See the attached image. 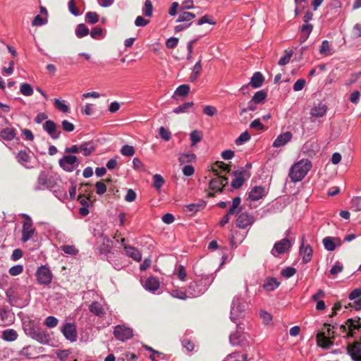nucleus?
I'll return each instance as SVG.
<instances>
[{
	"instance_id": "nucleus-1",
	"label": "nucleus",
	"mask_w": 361,
	"mask_h": 361,
	"mask_svg": "<svg viewBox=\"0 0 361 361\" xmlns=\"http://www.w3.org/2000/svg\"><path fill=\"white\" fill-rule=\"evenodd\" d=\"M213 281L214 277L212 275H207L200 281L190 283L186 289L189 298H194L202 295L208 289Z\"/></svg>"
},
{
	"instance_id": "nucleus-2",
	"label": "nucleus",
	"mask_w": 361,
	"mask_h": 361,
	"mask_svg": "<svg viewBox=\"0 0 361 361\" xmlns=\"http://www.w3.org/2000/svg\"><path fill=\"white\" fill-rule=\"evenodd\" d=\"M312 167L311 161L308 159H301L295 163L289 171L290 180L296 183L302 180Z\"/></svg>"
},
{
	"instance_id": "nucleus-3",
	"label": "nucleus",
	"mask_w": 361,
	"mask_h": 361,
	"mask_svg": "<svg viewBox=\"0 0 361 361\" xmlns=\"http://www.w3.org/2000/svg\"><path fill=\"white\" fill-rule=\"evenodd\" d=\"M25 333L33 340L41 344H48L50 341V335L48 331L37 325H28L24 329Z\"/></svg>"
},
{
	"instance_id": "nucleus-4",
	"label": "nucleus",
	"mask_w": 361,
	"mask_h": 361,
	"mask_svg": "<svg viewBox=\"0 0 361 361\" xmlns=\"http://www.w3.org/2000/svg\"><path fill=\"white\" fill-rule=\"evenodd\" d=\"M342 333L346 334L348 337H354L356 331L361 329L360 318L348 319L345 324L339 326Z\"/></svg>"
},
{
	"instance_id": "nucleus-5",
	"label": "nucleus",
	"mask_w": 361,
	"mask_h": 361,
	"mask_svg": "<svg viewBox=\"0 0 361 361\" xmlns=\"http://www.w3.org/2000/svg\"><path fill=\"white\" fill-rule=\"evenodd\" d=\"M56 185V181L52 177H48L46 171H42L37 178V185L35 187V190H42L46 188L52 189Z\"/></svg>"
},
{
	"instance_id": "nucleus-6",
	"label": "nucleus",
	"mask_w": 361,
	"mask_h": 361,
	"mask_svg": "<svg viewBox=\"0 0 361 361\" xmlns=\"http://www.w3.org/2000/svg\"><path fill=\"white\" fill-rule=\"evenodd\" d=\"M23 216L25 220L23 222L21 241L26 243L33 237L35 228L33 226L31 218L27 214H24Z\"/></svg>"
},
{
	"instance_id": "nucleus-7",
	"label": "nucleus",
	"mask_w": 361,
	"mask_h": 361,
	"mask_svg": "<svg viewBox=\"0 0 361 361\" xmlns=\"http://www.w3.org/2000/svg\"><path fill=\"white\" fill-rule=\"evenodd\" d=\"M245 311V304L243 302L240 298L235 297L233 300L231 307V321L235 322V321L242 317L244 315Z\"/></svg>"
},
{
	"instance_id": "nucleus-8",
	"label": "nucleus",
	"mask_w": 361,
	"mask_h": 361,
	"mask_svg": "<svg viewBox=\"0 0 361 361\" xmlns=\"http://www.w3.org/2000/svg\"><path fill=\"white\" fill-rule=\"evenodd\" d=\"M59 164L65 171L72 172L79 166L80 161L76 156L68 154L59 159Z\"/></svg>"
},
{
	"instance_id": "nucleus-9",
	"label": "nucleus",
	"mask_w": 361,
	"mask_h": 361,
	"mask_svg": "<svg viewBox=\"0 0 361 361\" xmlns=\"http://www.w3.org/2000/svg\"><path fill=\"white\" fill-rule=\"evenodd\" d=\"M38 283L48 286L51 283L53 275L49 268L45 265L40 266L35 274Z\"/></svg>"
},
{
	"instance_id": "nucleus-10",
	"label": "nucleus",
	"mask_w": 361,
	"mask_h": 361,
	"mask_svg": "<svg viewBox=\"0 0 361 361\" xmlns=\"http://www.w3.org/2000/svg\"><path fill=\"white\" fill-rule=\"evenodd\" d=\"M7 126L0 130V140L10 142L17 138V130L13 128L6 117H2Z\"/></svg>"
},
{
	"instance_id": "nucleus-11",
	"label": "nucleus",
	"mask_w": 361,
	"mask_h": 361,
	"mask_svg": "<svg viewBox=\"0 0 361 361\" xmlns=\"http://www.w3.org/2000/svg\"><path fill=\"white\" fill-rule=\"evenodd\" d=\"M61 331L64 337L71 342H74L77 340L78 333L75 324L70 322L64 323L61 327Z\"/></svg>"
},
{
	"instance_id": "nucleus-12",
	"label": "nucleus",
	"mask_w": 361,
	"mask_h": 361,
	"mask_svg": "<svg viewBox=\"0 0 361 361\" xmlns=\"http://www.w3.org/2000/svg\"><path fill=\"white\" fill-rule=\"evenodd\" d=\"M292 243L288 238H283L274 243V247L271 251V253L274 257L279 256V255L284 254L291 247Z\"/></svg>"
},
{
	"instance_id": "nucleus-13",
	"label": "nucleus",
	"mask_w": 361,
	"mask_h": 361,
	"mask_svg": "<svg viewBox=\"0 0 361 361\" xmlns=\"http://www.w3.org/2000/svg\"><path fill=\"white\" fill-rule=\"evenodd\" d=\"M250 172H247L246 170L238 169L233 171V176H234V178L231 182V186L234 189L240 188L244 183L245 180L250 177Z\"/></svg>"
},
{
	"instance_id": "nucleus-14",
	"label": "nucleus",
	"mask_w": 361,
	"mask_h": 361,
	"mask_svg": "<svg viewBox=\"0 0 361 361\" xmlns=\"http://www.w3.org/2000/svg\"><path fill=\"white\" fill-rule=\"evenodd\" d=\"M114 335L119 341H125L133 336L132 329L124 326L118 325L114 328Z\"/></svg>"
},
{
	"instance_id": "nucleus-15",
	"label": "nucleus",
	"mask_w": 361,
	"mask_h": 361,
	"mask_svg": "<svg viewBox=\"0 0 361 361\" xmlns=\"http://www.w3.org/2000/svg\"><path fill=\"white\" fill-rule=\"evenodd\" d=\"M348 353L353 361H361V340L355 341L347 346Z\"/></svg>"
},
{
	"instance_id": "nucleus-16",
	"label": "nucleus",
	"mask_w": 361,
	"mask_h": 361,
	"mask_svg": "<svg viewBox=\"0 0 361 361\" xmlns=\"http://www.w3.org/2000/svg\"><path fill=\"white\" fill-rule=\"evenodd\" d=\"M255 222L254 216L247 212L241 213L236 219V226L239 228H246Z\"/></svg>"
},
{
	"instance_id": "nucleus-17",
	"label": "nucleus",
	"mask_w": 361,
	"mask_h": 361,
	"mask_svg": "<svg viewBox=\"0 0 361 361\" xmlns=\"http://www.w3.org/2000/svg\"><path fill=\"white\" fill-rule=\"evenodd\" d=\"M238 330L230 335L229 341L233 345H243L248 335L240 331V325L237 324Z\"/></svg>"
},
{
	"instance_id": "nucleus-18",
	"label": "nucleus",
	"mask_w": 361,
	"mask_h": 361,
	"mask_svg": "<svg viewBox=\"0 0 361 361\" xmlns=\"http://www.w3.org/2000/svg\"><path fill=\"white\" fill-rule=\"evenodd\" d=\"M322 243L324 248L329 252L334 251L337 247H340L342 245V240L338 237H325L322 240Z\"/></svg>"
},
{
	"instance_id": "nucleus-19",
	"label": "nucleus",
	"mask_w": 361,
	"mask_h": 361,
	"mask_svg": "<svg viewBox=\"0 0 361 361\" xmlns=\"http://www.w3.org/2000/svg\"><path fill=\"white\" fill-rule=\"evenodd\" d=\"M43 130L54 140L59 139L61 133L60 130H57L56 124L51 120L46 121L43 124Z\"/></svg>"
},
{
	"instance_id": "nucleus-20",
	"label": "nucleus",
	"mask_w": 361,
	"mask_h": 361,
	"mask_svg": "<svg viewBox=\"0 0 361 361\" xmlns=\"http://www.w3.org/2000/svg\"><path fill=\"white\" fill-rule=\"evenodd\" d=\"M228 183V179L224 176H217L211 180L209 188L212 190H216L221 192L223 188Z\"/></svg>"
},
{
	"instance_id": "nucleus-21",
	"label": "nucleus",
	"mask_w": 361,
	"mask_h": 361,
	"mask_svg": "<svg viewBox=\"0 0 361 361\" xmlns=\"http://www.w3.org/2000/svg\"><path fill=\"white\" fill-rule=\"evenodd\" d=\"M292 137L293 135L289 131L281 133L274 141L273 147L278 148L284 146L291 140Z\"/></svg>"
},
{
	"instance_id": "nucleus-22",
	"label": "nucleus",
	"mask_w": 361,
	"mask_h": 361,
	"mask_svg": "<svg viewBox=\"0 0 361 361\" xmlns=\"http://www.w3.org/2000/svg\"><path fill=\"white\" fill-rule=\"evenodd\" d=\"M89 310L95 316L102 318L106 314V310L103 305L98 301H93L89 305Z\"/></svg>"
},
{
	"instance_id": "nucleus-23",
	"label": "nucleus",
	"mask_w": 361,
	"mask_h": 361,
	"mask_svg": "<svg viewBox=\"0 0 361 361\" xmlns=\"http://www.w3.org/2000/svg\"><path fill=\"white\" fill-rule=\"evenodd\" d=\"M325 334V332H319L317 334V345L323 348L329 349L333 345L334 343Z\"/></svg>"
},
{
	"instance_id": "nucleus-24",
	"label": "nucleus",
	"mask_w": 361,
	"mask_h": 361,
	"mask_svg": "<svg viewBox=\"0 0 361 361\" xmlns=\"http://www.w3.org/2000/svg\"><path fill=\"white\" fill-rule=\"evenodd\" d=\"M312 252V248L310 245H304V243H302L300 247V255L302 256V263L307 264L311 261Z\"/></svg>"
},
{
	"instance_id": "nucleus-25",
	"label": "nucleus",
	"mask_w": 361,
	"mask_h": 361,
	"mask_svg": "<svg viewBox=\"0 0 361 361\" xmlns=\"http://www.w3.org/2000/svg\"><path fill=\"white\" fill-rule=\"evenodd\" d=\"M265 188L262 186H255L249 192V198L252 201H257L266 195Z\"/></svg>"
},
{
	"instance_id": "nucleus-26",
	"label": "nucleus",
	"mask_w": 361,
	"mask_h": 361,
	"mask_svg": "<svg viewBox=\"0 0 361 361\" xmlns=\"http://www.w3.org/2000/svg\"><path fill=\"white\" fill-rule=\"evenodd\" d=\"M206 206V202L203 200H200L197 203H192L185 205V212L190 215L195 214L196 212L203 209Z\"/></svg>"
},
{
	"instance_id": "nucleus-27",
	"label": "nucleus",
	"mask_w": 361,
	"mask_h": 361,
	"mask_svg": "<svg viewBox=\"0 0 361 361\" xmlns=\"http://www.w3.org/2000/svg\"><path fill=\"white\" fill-rule=\"evenodd\" d=\"M142 286L147 290L154 293L158 290V280L154 276H149L145 281Z\"/></svg>"
},
{
	"instance_id": "nucleus-28",
	"label": "nucleus",
	"mask_w": 361,
	"mask_h": 361,
	"mask_svg": "<svg viewBox=\"0 0 361 361\" xmlns=\"http://www.w3.org/2000/svg\"><path fill=\"white\" fill-rule=\"evenodd\" d=\"M124 251L128 257H131L134 260L137 262H140L142 260V254L137 248L130 245H125Z\"/></svg>"
},
{
	"instance_id": "nucleus-29",
	"label": "nucleus",
	"mask_w": 361,
	"mask_h": 361,
	"mask_svg": "<svg viewBox=\"0 0 361 361\" xmlns=\"http://www.w3.org/2000/svg\"><path fill=\"white\" fill-rule=\"evenodd\" d=\"M327 111V106L326 104L322 103H319L317 105L314 106L311 109V115L316 118H321L324 116Z\"/></svg>"
},
{
	"instance_id": "nucleus-30",
	"label": "nucleus",
	"mask_w": 361,
	"mask_h": 361,
	"mask_svg": "<svg viewBox=\"0 0 361 361\" xmlns=\"http://www.w3.org/2000/svg\"><path fill=\"white\" fill-rule=\"evenodd\" d=\"M264 81L263 75L260 72H256L250 78L249 85L254 88L260 87Z\"/></svg>"
},
{
	"instance_id": "nucleus-31",
	"label": "nucleus",
	"mask_w": 361,
	"mask_h": 361,
	"mask_svg": "<svg viewBox=\"0 0 361 361\" xmlns=\"http://www.w3.org/2000/svg\"><path fill=\"white\" fill-rule=\"evenodd\" d=\"M18 337V334L15 329H7L2 331L1 338L5 341L12 342L16 341Z\"/></svg>"
},
{
	"instance_id": "nucleus-32",
	"label": "nucleus",
	"mask_w": 361,
	"mask_h": 361,
	"mask_svg": "<svg viewBox=\"0 0 361 361\" xmlns=\"http://www.w3.org/2000/svg\"><path fill=\"white\" fill-rule=\"evenodd\" d=\"M17 161L25 168H30L28 164L30 161V156L25 150H20L16 154Z\"/></svg>"
},
{
	"instance_id": "nucleus-33",
	"label": "nucleus",
	"mask_w": 361,
	"mask_h": 361,
	"mask_svg": "<svg viewBox=\"0 0 361 361\" xmlns=\"http://www.w3.org/2000/svg\"><path fill=\"white\" fill-rule=\"evenodd\" d=\"M95 150V146L92 141L82 142L80 145V152L85 157L90 156Z\"/></svg>"
},
{
	"instance_id": "nucleus-34",
	"label": "nucleus",
	"mask_w": 361,
	"mask_h": 361,
	"mask_svg": "<svg viewBox=\"0 0 361 361\" xmlns=\"http://www.w3.org/2000/svg\"><path fill=\"white\" fill-rule=\"evenodd\" d=\"M202 71V63L201 59H200L193 66L192 73L190 75L189 80L192 82L196 81L200 75Z\"/></svg>"
},
{
	"instance_id": "nucleus-35",
	"label": "nucleus",
	"mask_w": 361,
	"mask_h": 361,
	"mask_svg": "<svg viewBox=\"0 0 361 361\" xmlns=\"http://www.w3.org/2000/svg\"><path fill=\"white\" fill-rule=\"evenodd\" d=\"M280 283L275 278L267 279L263 284V288L267 291H272L276 289Z\"/></svg>"
},
{
	"instance_id": "nucleus-36",
	"label": "nucleus",
	"mask_w": 361,
	"mask_h": 361,
	"mask_svg": "<svg viewBox=\"0 0 361 361\" xmlns=\"http://www.w3.org/2000/svg\"><path fill=\"white\" fill-rule=\"evenodd\" d=\"M196 160V155L192 152L181 153L179 154L178 161L180 164L194 162Z\"/></svg>"
},
{
	"instance_id": "nucleus-37",
	"label": "nucleus",
	"mask_w": 361,
	"mask_h": 361,
	"mask_svg": "<svg viewBox=\"0 0 361 361\" xmlns=\"http://www.w3.org/2000/svg\"><path fill=\"white\" fill-rule=\"evenodd\" d=\"M241 199L240 197H235L233 199L232 204L228 209V214H235L241 211L240 207Z\"/></svg>"
},
{
	"instance_id": "nucleus-38",
	"label": "nucleus",
	"mask_w": 361,
	"mask_h": 361,
	"mask_svg": "<svg viewBox=\"0 0 361 361\" xmlns=\"http://www.w3.org/2000/svg\"><path fill=\"white\" fill-rule=\"evenodd\" d=\"M195 18V15L194 13L188 11H184L179 15L178 19L176 20V22L190 23V21L193 20Z\"/></svg>"
},
{
	"instance_id": "nucleus-39",
	"label": "nucleus",
	"mask_w": 361,
	"mask_h": 361,
	"mask_svg": "<svg viewBox=\"0 0 361 361\" xmlns=\"http://www.w3.org/2000/svg\"><path fill=\"white\" fill-rule=\"evenodd\" d=\"M90 33L89 28L84 23H80L75 28V35L78 38L87 36Z\"/></svg>"
},
{
	"instance_id": "nucleus-40",
	"label": "nucleus",
	"mask_w": 361,
	"mask_h": 361,
	"mask_svg": "<svg viewBox=\"0 0 361 361\" xmlns=\"http://www.w3.org/2000/svg\"><path fill=\"white\" fill-rule=\"evenodd\" d=\"M313 29L312 24L305 23L301 27V39L302 41H305L310 36Z\"/></svg>"
},
{
	"instance_id": "nucleus-41",
	"label": "nucleus",
	"mask_w": 361,
	"mask_h": 361,
	"mask_svg": "<svg viewBox=\"0 0 361 361\" xmlns=\"http://www.w3.org/2000/svg\"><path fill=\"white\" fill-rule=\"evenodd\" d=\"M193 105L194 104L192 102H187L175 108L173 111L177 114L186 113Z\"/></svg>"
},
{
	"instance_id": "nucleus-42",
	"label": "nucleus",
	"mask_w": 361,
	"mask_h": 361,
	"mask_svg": "<svg viewBox=\"0 0 361 361\" xmlns=\"http://www.w3.org/2000/svg\"><path fill=\"white\" fill-rule=\"evenodd\" d=\"M319 53L322 55L329 56L333 54L331 48L328 40H323L319 48Z\"/></svg>"
},
{
	"instance_id": "nucleus-43",
	"label": "nucleus",
	"mask_w": 361,
	"mask_h": 361,
	"mask_svg": "<svg viewBox=\"0 0 361 361\" xmlns=\"http://www.w3.org/2000/svg\"><path fill=\"white\" fill-rule=\"evenodd\" d=\"M170 294L173 298L180 300H185L188 298H190L187 290H185V291H183L180 289H174L170 292Z\"/></svg>"
},
{
	"instance_id": "nucleus-44",
	"label": "nucleus",
	"mask_w": 361,
	"mask_h": 361,
	"mask_svg": "<svg viewBox=\"0 0 361 361\" xmlns=\"http://www.w3.org/2000/svg\"><path fill=\"white\" fill-rule=\"evenodd\" d=\"M99 20V16L97 13L94 11H89L85 15V21L86 23L94 25L97 23Z\"/></svg>"
},
{
	"instance_id": "nucleus-45",
	"label": "nucleus",
	"mask_w": 361,
	"mask_h": 361,
	"mask_svg": "<svg viewBox=\"0 0 361 361\" xmlns=\"http://www.w3.org/2000/svg\"><path fill=\"white\" fill-rule=\"evenodd\" d=\"M224 361H247V355L234 353L230 354Z\"/></svg>"
},
{
	"instance_id": "nucleus-46",
	"label": "nucleus",
	"mask_w": 361,
	"mask_h": 361,
	"mask_svg": "<svg viewBox=\"0 0 361 361\" xmlns=\"http://www.w3.org/2000/svg\"><path fill=\"white\" fill-rule=\"evenodd\" d=\"M173 274L182 281H185L187 276V272L183 265H178L174 270Z\"/></svg>"
},
{
	"instance_id": "nucleus-47",
	"label": "nucleus",
	"mask_w": 361,
	"mask_h": 361,
	"mask_svg": "<svg viewBox=\"0 0 361 361\" xmlns=\"http://www.w3.org/2000/svg\"><path fill=\"white\" fill-rule=\"evenodd\" d=\"M61 250L66 254L75 256L78 254V250L74 245H64L61 246Z\"/></svg>"
},
{
	"instance_id": "nucleus-48",
	"label": "nucleus",
	"mask_w": 361,
	"mask_h": 361,
	"mask_svg": "<svg viewBox=\"0 0 361 361\" xmlns=\"http://www.w3.org/2000/svg\"><path fill=\"white\" fill-rule=\"evenodd\" d=\"M324 326L326 328V334L327 337L332 339L335 337L334 329H336L339 327V325L337 323L335 324H328L324 323Z\"/></svg>"
},
{
	"instance_id": "nucleus-49",
	"label": "nucleus",
	"mask_w": 361,
	"mask_h": 361,
	"mask_svg": "<svg viewBox=\"0 0 361 361\" xmlns=\"http://www.w3.org/2000/svg\"><path fill=\"white\" fill-rule=\"evenodd\" d=\"M190 140H191V145L194 146L197 142H200L202 138V133L197 130H195L192 131L190 134Z\"/></svg>"
},
{
	"instance_id": "nucleus-50",
	"label": "nucleus",
	"mask_w": 361,
	"mask_h": 361,
	"mask_svg": "<svg viewBox=\"0 0 361 361\" xmlns=\"http://www.w3.org/2000/svg\"><path fill=\"white\" fill-rule=\"evenodd\" d=\"M54 103L56 109L58 110L63 113H68L69 111V107L65 104L64 101H61L60 99L55 98L54 99Z\"/></svg>"
},
{
	"instance_id": "nucleus-51",
	"label": "nucleus",
	"mask_w": 361,
	"mask_h": 361,
	"mask_svg": "<svg viewBox=\"0 0 361 361\" xmlns=\"http://www.w3.org/2000/svg\"><path fill=\"white\" fill-rule=\"evenodd\" d=\"M101 238L103 241V247L100 248L101 252H109L111 249V240H110L107 237L103 236V235H101Z\"/></svg>"
},
{
	"instance_id": "nucleus-52",
	"label": "nucleus",
	"mask_w": 361,
	"mask_h": 361,
	"mask_svg": "<svg viewBox=\"0 0 361 361\" xmlns=\"http://www.w3.org/2000/svg\"><path fill=\"white\" fill-rule=\"evenodd\" d=\"M267 96V94L264 90H259L254 94L252 99L257 104H260L264 101Z\"/></svg>"
},
{
	"instance_id": "nucleus-53",
	"label": "nucleus",
	"mask_w": 361,
	"mask_h": 361,
	"mask_svg": "<svg viewBox=\"0 0 361 361\" xmlns=\"http://www.w3.org/2000/svg\"><path fill=\"white\" fill-rule=\"evenodd\" d=\"M142 12L146 17H150L152 16L153 6L150 0L145 1Z\"/></svg>"
},
{
	"instance_id": "nucleus-54",
	"label": "nucleus",
	"mask_w": 361,
	"mask_h": 361,
	"mask_svg": "<svg viewBox=\"0 0 361 361\" xmlns=\"http://www.w3.org/2000/svg\"><path fill=\"white\" fill-rule=\"evenodd\" d=\"M58 324V319L54 316H49L44 321V324L48 328H54Z\"/></svg>"
},
{
	"instance_id": "nucleus-55",
	"label": "nucleus",
	"mask_w": 361,
	"mask_h": 361,
	"mask_svg": "<svg viewBox=\"0 0 361 361\" xmlns=\"http://www.w3.org/2000/svg\"><path fill=\"white\" fill-rule=\"evenodd\" d=\"M20 91L25 96H31L33 94L32 87L26 82L20 85Z\"/></svg>"
},
{
	"instance_id": "nucleus-56",
	"label": "nucleus",
	"mask_w": 361,
	"mask_h": 361,
	"mask_svg": "<svg viewBox=\"0 0 361 361\" xmlns=\"http://www.w3.org/2000/svg\"><path fill=\"white\" fill-rule=\"evenodd\" d=\"M251 136L247 131H244L240 136L235 140V144L237 145H242L245 142H247L250 139Z\"/></svg>"
},
{
	"instance_id": "nucleus-57",
	"label": "nucleus",
	"mask_w": 361,
	"mask_h": 361,
	"mask_svg": "<svg viewBox=\"0 0 361 361\" xmlns=\"http://www.w3.org/2000/svg\"><path fill=\"white\" fill-rule=\"evenodd\" d=\"M135 149L133 146L125 145L121 149V153L123 156L133 157L135 154Z\"/></svg>"
},
{
	"instance_id": "nucleus-58",
	"label": "nucleus",
	"mask_w": 361,
	"mask_h": 361,
	"mask_svg": "<svg viewBox=\"0 0 361 361\" xmlns=\"http://www.w3.org/2000/svg\"><path fill=\"white\" fill-rule=\"evenodd\" d=\"M295 273L296 269L292 267H288L281 271V276L286 279L292 277Z\"/></svg>"
},
{
	"instance_id": "nucleus-59",
	"label": "nucleus",
	"mask_w": 361,
	"mask_h": 361,
	"mask_svg": "<svg viewBox=\"0 0 361 361\" xmlns=\"http://www.w3.org/2000/svg\"><path fill=\"white\" fill-rule=\"evenodd\" d=\"M190 92V87L188 85H180L175 91V93L180 96L185 97Z\"/></svg>"
},
{
	"instance_id": "nucleus-60",
	"label": "nucleus",
	"mask_w": 361,
	"mask_h": 361,
	"mask_svg": "<svg viewBox=\"0 0 361 361\" xmlns=\"http://www.w3.org/2000/svg\"><path fill=\"white\" fill-rule=\"evenodd\" d=\"M104 30L102 27H94L90 32V36L93 39H99L103 37Z\"/></svg>"
},
{
	"instance_id": "nucleus-61",
	"label": "nucleus",
	"mask_w": 361,
	"mask_h": 361,
	"mask_svg": "<svg viewBox=\"0 0 361 361\" xmlns=\"http://www.w3.org/2000/svg\"><path fill=\"white\" fill-rule=\"evenodd\" d=\"M159 137L165 141H169L171 137V133L168 129L161 126L159 127Z\"/></svg>"
},
{
	"instance_id": "nucleus-62",
	"label": "nucleus",
	"mask_w": 361,
	"mask_h": 361,
	"mask_svg": "<svg viewBox=\"0 0 361 361\" xmlns=\"http://www.w3.org/2000/svg\"><path fill=\"white\" fill-rule=\"evenodd\" d=\"M343 269V264L340 262H336L334 264L330 269V274L334 276L340 274Z\"/></svg>"
},
{
	"instance_id": "nucleus-63",
	"label": "nucleus",
	"mask_w": 361,
	"mask_h": 361,
	"mask_svg": "<svg viewBox=\"0 0 361 361\" xmlns=\"http://www.w3.org/2000/svg\"><path fill=\"white\" fill-rule=\"evenodd\" d=\"M23 271V266L21 264H17L11 267L8 272L11 276H18Z\"/></svg>"
},
{
	"instance_id": "nucleus-64",
	"label": "nucleus",
	"mask_w": 361,
	"mask_h": 361,
	"mask_svg": "<svg viewBox=\"0 0 361 361\" xmlns=\"http://www.w3.org/2000/svg\"><path fill=\"white\" fill-rule=\"evenodd\" d=\"M68 10L71 14L75 16H78L80 15V11L78 8L75 6L74 0H70L68 1Z\"/></svg>"
}]
</instances>
